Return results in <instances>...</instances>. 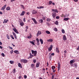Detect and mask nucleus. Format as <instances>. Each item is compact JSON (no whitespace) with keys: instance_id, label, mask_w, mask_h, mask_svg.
Returning <instances> with one entry per match:
<instances>
[{"instance_id":"nucleus-61","label":"nucleus","mask_w":79,"mask_h":79,"mask_svg":"<svg viewBox=\"0 0 79 79\" xmlns=\"http://www.w3.org/2000/svg\"><path fill=\"white\" fill-rule=\"evenodd\" d=\"M37 8H38V9H40V7H37Z\"/></svg>"},{"instance_id":"nucleus-19","label":"nucleus","mask_w":79,"mask_h":79,"mask_svg":"<svg viewBox=\"0 0 79 79\" xmlns=\"http://www.w3.org/2000/svg\"><path fill=\"white\" fill-rule=\"evenodd\" d=\"M8 21V19L7 20L4 19V21L3 22V23H4V24H5V23H7Z\"/></svg>"},{"instance_id":"nucleus-57","label":"nucleus","mask_w":79,"mask_h":79,"mask_svg":"<svg viewBox=\"0 0 79 79\" xmlns=\"http://www.w3.org/2000/svg\"><path fill=\"white\" fill-rule=\"evenodd\" d=\"M77 50H79V46H78V48H77Z\"/></svg>"},{"instance_id":"nucleus-35","label":"nucleus","mask_w":79,"mask_h":79,"mask_svg":"<svg viewBox=\"0 0 79 79\" xmlns=\"http://www.w3.org/2000/svg\"><path fill=\"white\" fill-rule=\"evenodd\" d=\"M6 37H7V38L8 39V40H9V39H10V36H9V35H8V34H7L6 35Z\"/></svg>"},{"instance_id":"nucleus-9","label":"nucleus","mask_w":79,"mask_h":79,"mask_svg":"<svg viewBox=\"0 0 79 79\" xmlns=\"http://www.w3.org/2000/svg\"><path fill=\"white\" fill-rule=\"evenodd\" d=\"M52 11H53V12H56V13H58V11L57 9H52Z\"/></svg>"},{"instance_id":"nucleus-25","label":"nucleus","mask_w":79,"mask_h":79,"mask_svg":"<svg viewBox=\"0 0 79 79\" xmlns=\"http://www.w3.org/2000/svg\"><path fill=\"white\" fill-rule=\"evenodd\" d=\"M29 42L30 43V44H32V45H35L33 41H30Z\"/></svg>"},{"instance_id":"nucleus-54","label":"nucleus","mask_w":79,"mask_h":79,"mask_svg":"<svg viewBox=\"0 0 79 79\" xmlns=\"http://www.w3.org/2000/svg\"><path fill=\"white\" fill-rule=\"evenodd\" d=\"M44 8V7L43 6H40V8Z\"/></svg>"},{"instance_id":"nucleus-22","label":"nucleus","mask_w":79,"mask_h":79,"mask_svg":"<svg viewBox=\"0 0 79 79\" xmlns=\"http://www.w3.org/2000/svg\"><path fill=\"white\" fill-rule=\"evenodd\" d=\"M49 59L50 60H52V55L51 54H49Z\"/></svg>"},{"instance_id":"nucleus-7","label":"nucleus","mask_w":79,"mask_h":79,"mask_svg":"<svg viewBox=\"0 0 79 79\" xmlns=\"http://www.w3.org/2000/svg\"><path fill=\"white\" fill-rule=\"evenodd\" d=\"M56 13L55 12H53L52 13V16L53 17V18H55V16H56Z\"/></svg>"},{"instance_id":"nucleus-34","label":"nucleus","mask_w":79,"mask_h":79,"mask_svg":"<svg viewBox=\"0 0 79 79\" xmlns=\"http://www.w3.org/2000/svg\"><path fill=\"white\" fill-rule=\"evenodd\" d=\"M62 32L63 33V34H64L65 33V31H64V30L62 29L61 30Z\"/></svg>"},{"instance_id":"nucleus-6","label":"nucleus","mask_w":79,"mask_h":79,"mask_svg":"<svg viewBox=\"0 0 79 79\" xmlns=\"http://www.w3.org/2000/svg\"><path fill=\"white\" fill-rule=\"evenodd\" d=\"M13 30L16 34H19V32L18 31L16 28H13Z\"/></svg>"},{"instance_id":"nucleus-24","label":"nucleus","mask_w":79,"mask_h":79,"mask_svg":"<svg viewBox=\"0 0 79 79\" xmlns=\"http://www.w3.org/2000/svg\"><path fill=\"white\" fill-rule=\"evenodd\" d=\"M69 19V18H65L64 19V21H68Z\"/></svg>"},{"instance_id":"nucleus-10","label":"nucleus","mask_w":79,"mask_h":79,"mask_svg":"<svg viewBox=\"0 0 79 79\" xmlns=\"http://www.w3.org/2000/svg\"><path fill=\"white\" fill-rule=\"evenodd\" d=\"M6 5H5L3 7H2L1 8V10H4L5 8H6Z\"/></svg>"},{"instance_id":"nucleus-21","label":"nucleus","mask_w":79,"mask_h":79,"mask_svg":"<svg viewBox=\"0 0 79 79\" xmlns=\"http://www.w3.org/2000/svg\"><path fill=\"white\" fill-rule=\"evenodd\" d=\"M20 26H24V23H23V22H20Z\"/></svg>"},{"instance_id":"nucleus-4","label":"nucleus","mask_w":79,"mask_h":79,"mask_svg":"<svg viewBox=\"0 0 79 79\" xmlns=\"http://www.w3.org/2000/svg\"><path fill=\"white\" fill-rule=\"evenodd\" d=\"M58 71H60V62H59V63H58Z\"/></svg>"},{"instance_id":"nucleus-18","label":"nucleus","mask_w":79,"mask_h":79,"mask_svg":"<svg viewBox=\"0 0 79 79\" xmlns=\"http://www.w3.org/2000/svg\"><path fill=\"white\" fill-rule=\"evenodd\" d=\"M47 42H53V39H50L49 40H47Z\"/></svg>"},{"instance_id":"nucleus-52","label":"nucleus","mask_w":79,"mask_h":79,"mask_svg":"<svg viewBox=\"0 0 79 79\" xmlns=\"http://www.w3.org/2000/svg\"><path fill=\"white\" fill-rule=\"evenodd\" d=\"M56 18V19H59V18H60L59 17V16H57Z\"/></svg>"},{"instance_id":"nucleus-63","label":"nucleus","mask_w":79,"mask_h":79,"mask_svg":"<svg viewBox=\"0 0 79 79\" xmlns=\"http://www.w3.org/2000/svg\"><path fill=\"white\" fill-rule=\"evenodd\" d=\"M12 45H13V47H15V45L13 44H12Z\"/></svg>"},{"instance_id":"nucleus-46","label":"nucleus","mask_w":79,"mask_h":79,"mask_svg":"<svg viewBox=\"0 0 79 79\" xmlns=\"http://www.w3.org/2000/svg\"><path fill=\"white\" fill-rule=\"evenodd\" d=\"M10 53L11 54H12V53H13V50H12L10 51Z\"/></svg>"},{"instance_id":"nucleus-27","label":"nucleus","mask_w":79,"mask_h":79,"mask_svg":"<svg viewBox=\"0 0 79 79\" xmlns=\"http://www.w3.org/2000/svg\"><path fill=\"white\" fill-rule=\"evenodd\" d=\"M73 66L75 67V68H77V64H74Z\"/></svg>"},{"instance_id":"nucleus-31","label":"nucleus","mask_w":79,"mask_h":79,"mask_svg":"<svg viewBox=\"0 0 79 79\" xmlns=\"http://www.w3.org/2000/svg\"><path fill=\"white\" fill-rule=\"evenodd\" d=\"M52 3V1H50L49 2V4H48V5H51V4Z\"/></svg>"},{"instance_id":"nucleus-49","label":"nucleus","mask_w":79,"mask_h":79,"mask_svg":"<svg viewBox=\"0 0 79 79\" xmlns=\"http://www.w3.org/2000/svg\"><path fill=\"white\" fill-rule=\"evenodd\" d=\"M24 79H26V78H27V76L26 75H24Z\"/></svg>"},{"instance_id":"nucleus-56","label":"nucleus","mask_w":79,"mask_h":79,"mask_svg":"<svg viewBox=\"0 0 79 79\" xmlns=\"http://www.w3.org/2000/svg\"><path fill=\"white\" fill-rule=\"evenodd\" d=\"M9 48L10 49H11V50H13V48H12V47H9Z\"/></svg>"},{"instance_id":"nucleus-37","label":"nucleus","mask_w":79,"mask_h":79,"mask_svg":"<svg viewBox=\"0 0 79 79\" xmlns=\"http://www.w3.org/2000/svg\"><path fill=\"white\" fill-rule=\"evenodd\" d=\"M54 31L56 32L57 31H58V29L57 28H54Z\"/></svg>"},{"instance_id":"nucleus-60","label":"nucleus","mask_w":79,"mask_h":79,"mask_svg":"<svg viewBox=\"0 0 79 79\" xmlns=\"http://www.w3.org/2000/svg\"><path fill=\"white\" fill-rule=\"evenodd\" d=\"M52 4L53 5H55V3L54 2L52 3Z\"/></svg>"},{"instance_id":"nucleus-41","label":"nucleus","mask_w":79,"mask_h":79,"mask_svg":"<svg viewBox=\"0 0 79 79\" xmlns=\"http://www.w3.org/2000/svg\"><path fill=\"white\" fill-rule=\"evenodd\" d=\"M56 25H58V21H56Z\"/></svg>"},{"instance_id":"nucleus-26","label":"nucleus","mask_w":79,"mask_h":79,"mask_svg":"<svg viewBox=\"0 0 79 79\" xmlns=\"http://www.w3.org/2000/svg\"><path fill=\"white\" fill-rule=\"evenodd\" d=\"M18 66L19 67H20V68H22V66H21V64L20 63L18 64Z\"/></svg>"},{"instance_id":"nucleus-58","label":"nucleus","mask_w":79,"mask_h":79,"mask_svg":"<svg viewBox=\"0 0 79 79\" xmlns=\"http://www.w3.org/2000/svg\"><path fill=\"white\" fill-rule=\"evenodd\" d=\"M64 53H66V52H66V51L65 50L64 51Z\"/></svg>"},{"instance_id":"nucleus-15","label":"nucleus","mask_w":79,"mask_h":79,"mask_svg":"<svg viewBox=\"0 0 79 79\" xmlns=\"http://www.w3.org/2000/svg\"><path fill=\"white\" fill-rule=\"evenodd\" d=\"M32 14H36V13H37V11L35 10H33L32 12Z\"/></svg>"},{"instance_id":"nucleus-12","label":"nucleus","mask_w":79,"mask_h":79,"mask_svg":"<svg viewBox=\"0 0 79 79\" xmlns=\"http://www.w3.org/2000/svg\"><path fill=\"white\" fill-rule=\"evenodd\" d=\"M31 19H32V20L33 21H34V22L35 23V24H37V21H36V20H35V19L32 18Z\"/></svg>"},{"instance_id":"nucleus-20","label":"nucleus","mask_w":79,"mask_h":79,"mask_svg":"<svg viewBox=\"0 0 79 79\" xmlns=\"http://www.w3.org/2000/svg\"><path fill=\"white\" fill-rule=\"evenodd\" d=\"M40 42L42 44H43V43H44V42H43V40H42V39H40Z\"/></svg>"},{"instance_id":"nucleus-32","label":"nucleus","mask_w":79,"mask_h":79,"mask_svg":"<svg viewBox=\"0 0 79 79\" xmlns=\"http://www.w3.org/2000/svg\"><path fill=\"white\" fill-rule=\"evenodd\" d=\"M10 64H14V61H13L10 60Z\"/></svg>"},{"instance_id":"nucleus-50","label":"nucleus","mask_w":79,"mask_h":79,"mask_svg":"<svg viewBox=\"0 0 79 79\" xmlns=\"http://www.w3.org/2000/svg\"><path fill=\"white\" fill-rule=\"evenodd\" d=\"M23 21L24 22H26V18H24Z\"/></svg>"},{"instance_id":"nucleus-45","label":"nucleus","mask_w":79,"mask_h":79,"mask_svg":"<svg viewBox=\"0 0 79 79\" xmlns=\"http://www.w3.org/2000/svg\"><path fill=\"white\" fill-rule=\"evenodd\" d=\"M37 45H40V43L38 42L37 43Z\"/></svg>"},{"instance_id":"nucleus-64","label":"nucleus","mask_w":79,"mask_h":79,"mask_svg":"<svg viewBox=\"0 0 79 79\" xmlns=\"http://www.w3.org/2000/svg\"><path fill=\"white\" fill-rule=\"evenodd\" d=\"M21 76H19V79H21Z\"/></svg>"},{"instance_id":"nucleus-59","label":"nucleus","mask_w":79,"mask_h":79,"mask_svg":"<svg viewBox=\"0 0 79 79\" xmlns=\"http://www.w3.org/2000/svg\"><path fill=\"white\" fill-rule=\"evenodd\" d=\"M54 55H55V54H54V53H52V54H51V55L52 56H52H54Z\"/></svg>"},{"instance_id":"nucleus-40","label":"nucleus","mask_w":79,"mask_h":79,"mask_svg":"<svg viewBox=\"0 0 79 79\" xmlns=\"http://www.w3.org/2000/svg\"><path fill=\"white\" fill-rule=\"evenodd\" d=\"M31 37H32V36H31V35H30L29 36H28L27 37V38L28 39H31Z\"/></svg>"},{"instance_id":"nucleus-43","label":"nucleus","mask_w":79,"mask_h":79,"mask_svg":"<svg viewBox=\"0 0 79 79\" xmlns=\"http://www.w3.org/2000/svg\"><path fill=\"white\" fill-rule=\"evenodd\" d=\"M13 73H16V69H14L13 70Z\"/></svg>"},{"instance_id":"nucleus-23","label":"nucleus","mask_w":79,"mask_h":79,"mask_svg":"<svg viewBox=\"0 0 79 79\" xmlns=\"http://www.w3.org/2000/svg\"><path fill=\"white\" fill-rule=\"evenodd\" d=\"M6 9L8 11H9V10H10V6H8L6 8Z\"/></svg>"},{"instance_id":"nucleus-8","label":"nucleus","mask_w":79,"mask_h":79,"mask_svg":"<svg viewBox=\"0 0 79 79\" xmlns=\"http://www.w3.org/2000/svg\"><path fill=\"white\" fill-rule=\"evenodd\" d=\"M67 39L66 38V35H63V40L64 41H65V40H66Z\"/></svg>"},{"instance_id":"nucleus-44","label":"nucleus","mask_w":79,"mask_h":79,"mask_svg":"<svg viewBox=\"0 0 79 79\" xmlns=\"http://www.w3.org/2000/svg\"><path fill=\"white\" fill-rule=\"evenodd\" d=\"M20 6H22V8L23 9H24V5H20Z\"/></svg>"},{"instance_id":"nucleus-30","label":"nucleus","mask_w":79,"mask_h":79,"mask_svg":"<svg viewBox=\"0 0 79 79\" xmlns=\"http://www.w3.org/2000/svg\"><path fill=\"white\" fill-rule=\"evenodd\" d=\"M46 33L47 34H50V32L49 31H46Z\"/></svg>"},{"instance_id":"nucleus-33","label":"nucleus","mask_w":79,"mask_h":79,"mask_svg":"<svg viewBox=\"0 0 79 79\" xmlns=\"http://www.w3.org/2000/svg\"><path fill=\"white\" fill-rule=\"evenodd\" d=\"M56 68V67L55 66H53L52 67V70H54V69H55Z\"/></svg>"},{"instance_id":"nucleus-1","label":"nucleus","mask_w":79,"mask_h":79,"mask_svg":"<svg viewBox=\"0 0 79 79\" xmlns=\"http://www.w3.org/2000/svg\"><path fill=\"white\" fill-rule=\"evenodd\" d=\"M21 62L23 63H27V60L26 59H21L20 60Z\"/></svg>"},{"instance_id":"nucleus-36","label":"nucleus","mask_w":79,"mask_h":79,"mask_svg":"<svg viewBox=\"0 0 79 79\" xmlns=\"http://www.w3.org/2000/svg\"><path fill=\"white\" fill-rule=\"evenodd\" d=\"M39 23H43V20L40 19L39 21Z\"/></svg>"},{"instance_id":"nucleus-48","label":"nucleus","mask_w":79,"mask_h":79,"mask_svg":"<svg viewBox=\"0 0 79 79\" xmlns=\"http://www.w3.org/2000/svg\"><path fill=\"white\" fill-rule=\"evenodd\" d=\"M31 67H32V68H33L34 66V64H31Z\"/></svg>"},{"instance_id":"nucleus-3","label":"nucleus","mask_w":79,"mask_h":79,"mask_svg":"<svg viewBox=\"0 0 79 79\" xmlns=\"http://www.w3.org/2000/svg\"><path fill=\"white\" fill-rule=\"evenodd\" d=\"M42 34V33L39 30L38 31V33L36 34V36L37 37H38L39 35H40Z\"/></svg>"},{"instance_id":"nucleus-38","label":"nucleus","mask_w":79,"mask_h":79,"mask_svg":"<svg viewBox=\"0 0 79 79\" xmlns=\"http://www.w3.org/2000/svg\"><path fill=\"white\" fill-rule=\"evenodd\" d=\"M36 40L37 43L39 42V39H38V38H37L36 39Z\"/></svg>"},{"instance_id":"nucleus-62","label":"nucleus","mask_w":79,"mask_h":79,"mask_svg":"<svg viewBox=\"0 0 79 79\" xmlns=\"http://www.w3.org/2000/svg\"><path fill=\"white\" fill-rule=\"evenodd\" d=\"M2 14H3L2 12L0 11V15H2Z\"/></svg>"},{"instance_id":"nucleus-39","label":"nucleus","mask_w":79,"mask_h":79,"mask_svg":"<svg viewBox=\"0 0 79 79\" xmlns=\"http://www.w3.org/2000/svg\"><path fill=\"white\" fill-rule=\"evenodd\" d=\"M1 55L3 56V57H5V54L3 53H2Z\"/></svg>"},{"instance_id":"nucleus-29","label":"nucleus","mask_w":79,"mask_h":79,"mask_svg":"<svg viewBox=\"0 0 79 79\" xmlns=\"http://www.w3.org/2000/svg\"><path fill=\"white\" fill-rule=\"evenodd\" d=\"M47 21H48V22H50V21H51V19L48 18H47Z\"/></svg>"},{"instance_id":"nucleus-51","label":"nucleus","mask_w":79,"mask_h":79,"mask_svg":"<svg viewBox=\"0 0 79 79\" xmlns=\"http://www.w3.org/2000/svg\"><path fill=\"white\" fill-rule=\"evenodd\" d=\"M33 62H34V63H35L36 62V60H33Z\"/></svg>"},{"instance_id":"nucleus-2","label":"nucleus","mask_w":79,"mask_h":79,"mask_svg":"<svg viewBox=\"0 0 79 79\" xmlns=\"http://www.w3.org/2000/svg\"><path fill=\"white\" fill-rule=\"evenodd\" d=\"M31 52L32 54L34 55V56H36V55H37V51L31 50Z\"/></svg>"},{"instance_id":"nucleus-53","label":"nucleus","mask_w":79,"mask_h":79,"mask_svg":"<svg viewBox=\"0 0 79 79\" xmlns=\"http://www.w3.org/2000/svg\"><path fill=\"white\" fill-rule=\"evenodd\" d=\"M73 1H74V2H77L78 1V0H73Z\"/></svg>"},{"instance_id":"nucleus-55","label":"nucleus","mask_w":79,"mask_h":79,"mask_svg":"<svg viewBox=\"0 0 79 79\" xmlns=\"http://www.w3.org/2000/svg\"><path fill=\"white\" fill-rule=\"evenodd\" d=\"M28 28H29V27H28V26H27L26 27V29H28Z\"/></svg>"},{"instance_id":"nucleus-11","label":"nucleus","mask_w":79,"mask_h":79,"mask_svg":"<svg viewBox=\"0 0 79 79\" xmlns=\"http://www.w3.org/2000/svg\"><path fill=\"white\" fill-rule=\"evenodd\" d=\"M12 34L13 35H14V36H15V39H17V38L16 35V33H15V32H13Z\"/></svg>"},{"instance_id":"nucleus-13","label":"nucleus","mask_w":79,"mask_h":79,"mask_svg":"<svg viewBox=\"0 0 79 79\" xmlns=\"http://www.w3.org/2000/svg\"><path fill=\"white\" fill-rule=\"evenodd\" d=\"M39 65H40V62L37 63L36 65V67L39 68Z\"/></svg>"},{"instance_id":"nucleus-28","label":"nucleus","mask_w":79,"mask_h":79,"mask_svg":"<svg viewBox=\"0 0 79 79\" xmlns=\"http://www.w3.org/2000/svg\"><path fill=\"white\" fill-rule=\"evenodd\" d=\"M56 51L57 53H59V50H58V48H56Z\"/></svg>"},{"instance_id":"nucleus-42","label":"nucleus","mask_w":79,"mask_h":79,"mask_svg":"<svg viewBox=\"0 0 79 79\" xmlns=\"http://www.w3.org/2000/svg\"><path fill=\"white\" fill-rule=\"evenodd\" d=\"M10 37H11V38H12V39H14L13 36L12 35H10Z\"/></svg>"},{"instance_id":"nucleus-47","label":"nucleus","mask_w":79,"mask_h":79,"mask_svg":"<svg viewBox=\"0 0 79 79\" xmlns=\"http://www.w3.org/2000/svg\"><path fill=\"white\" fill-rule=\"evenodd\" d=\"M54 77H55L54 76V75H52V79H54Z\"/></svg>"},{"instance_id":"nucleus-17","label":"nucleus","mask_w":79,"mask_h":79,"mask_svg":"<svg viewBox=\"0 0 79 79\" xmlns=\"http://www.w3.org/2000/svg\"><path fill=\"white\" fill-rule=\"evenodd\" d=\"M74 62H75L74 60H72L70 61V64H72L73 63H74Z\"/></svg>"},{"instance_id":"nucleus-5","label":"nucleus","mask_w":79,"mask_h":79,"mask_svg":"<svg viewBox=\"0 0 79 79\" xmlns=\"http://www.w3.org/2000/svg\"><path fill=\"white\" fill-rule=\"evenodd\" d=\"M53 48V46L52 45H51L50 46V47H49L48 48V50L49 52H50L52 50V48Z\"/></svg>"},{"instance_id":"nucleus-14","label":"nucleus","mask_w":79,"mask_h":79,"mask_svg":"<svg viewBox=\"0 0 79 79\" xmlns=\"http://www.w3.org/2000/svg\"><path fill=\"white\" fill-rule=\"evenodd\" d=\"M25 14V11H23L22 12V13L20 14V16H24Z\"/></svg>"},{"instance_id":"nucleus-16","label":"nucleus","mask_w":79,"mask_h":79,"mask_svg":"<svg viewBox=\"0 0 79 79\" xmlns=\"http://www.w3.org/2000/svg\"><path fill=\"white\" fill-rule=\"evenodd\" d=\"M14 52V53H16V54H18L19 53V51H18V50H15Z\"/></svg>"}]
</instances>
